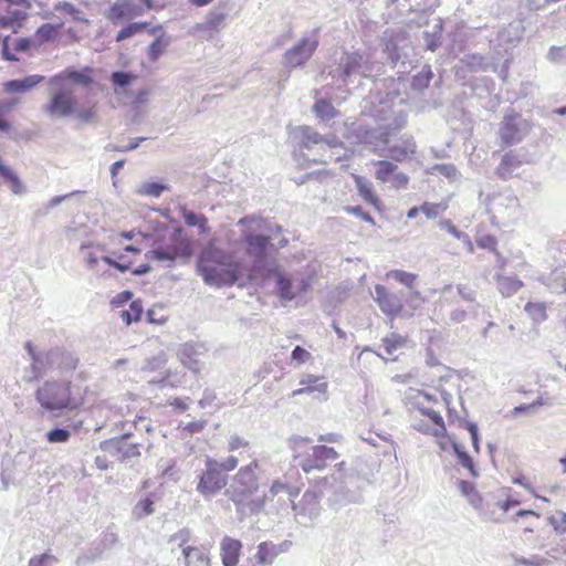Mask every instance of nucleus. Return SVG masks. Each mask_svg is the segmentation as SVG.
<instances>
[{
  "instance_id": "nucleus-58",
  "label": "nucleus",
  "mask_w": 566,
  "mask_h": 566,
  "mask_svg": "<svg viewBox=\"0 0 566 566\" xmlns=\"http://www.w3.org/2000/svg\"><path fill=\"white\" fill-rule=\"evenodd\" d=\"M145 140H147V137L140 136V137L132 138L127 146H117L114 144H107L105 146V150L106 151L128 153V151H133V150L137 149L139 147V145Z\"/></svg>"
},
{
  "instance_id": "nucleus-8",
  "label": "nucleus",
  "mask_w": 566,
  "mask_h": 566,
  "mask_svg": "<svg viewBox=\"0 0 566 566\" xmlns=\"http://www.w3.org/2000/svg\"><path fill=\"white\" fill-rule=\"evenodd\" d=\"M318 31L319 29H315L308 34H305L297 43L285 51L282 60L285 67H303L310 61L319 44Z\"/></svg>"
},
{
  "instance_id": "nucleus-12",
  "label": "nucleus",
  "mask_w": 566,
  "mask_h": 566,
  "mask_svg": "<svg viewBox=\"0 0 566 566\" xmlns=\"http://www.w3.org/2000/svg\"><path fill=\"white\" fill-rule=\"evenodd\" d=\"M311 453L305 455H295V465L300 467L305 473L310 474L315 471H323L328 463L337 460V451L324 444L311 448Z\"/></svg>"
},
{
  "instance_id": "nucleus-31",
  "label": "nucleus",
  "mask_w": 566,
  "mask_h": 566,
  "mask_svg": "<svg viewBox=\"0 0 566 566\" xmlns=\"http://www.w3.org/2000/svg\"><path fill=\"white\" fill-rule=\"evenodd\" d=\"M276 557L277 554L274 549V543L271 541L261 542L256 546V552L253 556L258 566H271Z\"/></svg>"
},
{
  "instance_id": "nucleus-37",
  "label": "nucleus",
  "mask_w": 566,
  "mask_h": 566,
  "mask_svg": "<svg viewBox=\"0 0 566 566\" xmlns=\"http://www.w3.org/2000/svg\"><path fill=\"white\" fill-rule=\"evenodd\" d=\"M499 292L503 297H510L517 293L522 286L523 282L515 276H505L497 274L495 276Z\"/></svg>"
},
{
  "instance_id": "nucleus-44",
  "label": "nucleus",
  "mask_w": 566,
  "mask_h": 566,
  "mask_svg": "<svg viewBox=\"0 0 566 566\" xmlns=\"http://www.w3.org/2000/svg\"><path fill=\"white\" fill-rule=\"evenodd\" d=\"M148 27H149V22H146V21L129 22L117 32L115 40H116V42H122L126 39H130V38L135 36L136 34L142 33Z\"/></svg>"
},
{
  "instance_id": "nucleus-36",
  "label": "nucleus",
  "mask_w": 566,
  "mask_h": 566,
  "mask_svg": "<svg viewBox=\"0 0 566 566\" xmlns=\"http://www.w3.org/2000/svg\"><path fill=\"white\" fill-rule=\"evenodd\" d=\"M434 74L430 65H423L422 69L410 81V88L416 93H422L429 87Z\"/></svg>"
},
{
  "instance_id": "nucleus-6",
  "label": "nucleus",
  "mask_w": 566,
  "mask_h": 566,
  "mask_svg": "<svg viewBox=\"0 0 566 566\" xmlns=\"http://www.w3.org/2000/svg\"><path fill=\"white\" fill-rule=\"evenodd\" d=\"M35 399L44 410L53 416H59L63 410H75L80 406V401L72 396L71 380L64 379L44 381L36 389Z\"/></svg>"
},
{
  "instance_id": "nucleus-59",
  "label": "nucleus",
  "mask_w": 566,
  "mask_h": 566,
  "mask_svg": "<svg viewBox=\"0 0 566 566\" xmlns=\"http://www.w3.org/2000/svg\"><path fill=\"white\" fill-rule=\"evenodd\" d=\"M549 525L553 526L554 531L557 534H565L566 533V513L565 512H557L555 515H551L547 518Z\"/></svg>"
},
{
  "instance_id": "nucleus-51",
  "label": "nucleus",
  "mask_w": 566,
  "mask_h": 566,
  "mask_svg": "<svg viewBox=\"0 0 566 566\" xmlns=\"http://www.w3.org/2000/svg\"><path fill=\"white\" fill-rule=\"evenodd\" d=\"M524 311L535 323H542L547 318L546 306L544 303L527 302Z\"/></svg>"
},
{
  "instance_id": "nucleus-61",
  "label": "nucleus",
  "mask_w": 566,
  "mask_h": 566,
  "mask_svg": "<svg viewBox=\"0 0 566 566\" xmlns=\"http://www.w3.org/2000/svg\"><path fill=\"white\" fill-rule=\"evenodd\" d=\"M401 297L405 298L406 305L413 311L418 310L424 301L423 297L421 296V293L412 289L408 292V294L402 295Z\"/></svg>"
},
{
  "instance_id": "nucleus-30",
  "label": "nucleus",
  "mask_w": 566,
  "mask_h": 566,
  "mask_svg": "<svg viewBox=\"0 0 566 566\" xmlns=\"http://www.w3.org/2000/svg\"><path fill=\"white\" fill-rule=\"evenodd\" d=\"M451 448L458 462L464 469H467L472 478H478L479 472L476 470L475 463L469 452L465 450L464 446L454 439H451Z\"/></svg>"
},
{
  "instance_id": "nucleus-1",
  "label": "nucleus",
  "mask_w": 566,
  "mask_h": 566,
  "mask_svg": "<svg viewBox=\"0 0 566 566\" xmlns=\"http://www.w3.org/2000/svg\"><path fill=\"white\" fill-rule=\"evenodd\" d=\"M197 272L209 286L245 287L252 284L248 266L213 243L206 245L197 259Z\"/></svg>"
},
{
  "instance_id": "nucleus-39",
  "label": "nucleus",
  "mask_w": 566,
  "mask_h": 566,
  "mask_svg": "<svg viewBox=\"0 0 566 566\" xmlns=\"http://www.w3.org/2000/svg\"><path fill=\"white\" fill-rule=\"evenodd\" d=\"M462 62L471 72H485L494 69L491 59L479 53L467 54Z\"/></svg>"
},
{
  "instance_id": "nucleus-38",
  "label": "nucleus",
  "mask_w": 566,
  "mask_h": 566,
  "mask_svg": "<svg viewBox=\"0 0 566 566\" xmlns=\"http://www.w3.org/2000/svg\"><path fill=\"white\" fill-rule=\"evenodd\" d=\"M28 14L24 11L12 10L0 14V29H11L14 33L22 28Z\"/></svg>"
},
{
  "instance_id": "nucleus-55",
  "label": "nucleus",
  "mask_w": 566,
  "mask_h": 566,
  "mask_svg": "<svg viewBox=\"0 0 566 566\" xmlns=\"http://www.w3.org/2000/svg\"><path fill=\"white\" fill-rule=\"evenodd\" d=\"M168 189V186L160 181H151L146 182L139 189V193L148 197L158 198L163 195L165 190Z\"/></svg>"
},
{
  "instance_id": "nucleus-29",
  "label": "nucleus",
  "mask_w": 566,
  "mask_h": 566,
  "mask_svg": "<svg viewBox=\"0 0 566 566\" xmlns=\"http://www.w3.org/2000/svg\"><path fill=\"white\" fill-rule=\"evenodd\" d=\"M300 385H302V388L295 389L292 391V397L301 396L304 394H312V392H319V394H326L327 392V382L321 381V378L312 375V374H305L300 379Z\"/></svg>"
},
{
  "instance_id": "nucleus-15",
  "label": "nucleus",
  "mask_w": 566,
  "mask_h": 566,
  "mask_svg": "<svg viewBox=\"0 0 566 566\" xmlns=\"http://www.w3.org/2000/svg\"><path fill=\"white\" fill-rule=\"evenodd\" d=\"M188 537L189 532L181 530L170 538V543L177 542L178 546L181 547L182 558H178V562L184 566H210V559L205 549L186 545Z\"/></svg>"
},
{
  "instance_id": "nucleus-9",
  "label": "nucleus",
  "mask_w": 566,
  "mask_h": 566,
  "mask_svg": "<svg viewBox=\"0 0 566 566\" xmlns=\"http://www.w3.org/2000/svg\"><path fill=\"white\" fill-rule=\"evenodd\" d=\"M206 469L199 474L198 484L196 486L205 497H211L220 492L228 484V475L220 472L218 461L207 457Z\"/></svg>"
},
{
  "instance_id": "nucleus-47",
  "label": "nucleus",
  "mask_w": 566,
  "mask_h": 566,
  "mask_svg": "<svg viewBox=\"0 0 566 566\" xmlns=\"http://www.w3.org/2000/svg\"><path fill=\"white\" fill-rule=\"evenodd\" d=\"M302 135V147L305 149H311L314 145H318L323 143V135L317 133L314 128L310 126L301 127Z\"/></svg>"
},
{
  "instance_id": "nucleus-3",
  "label": "nucleus",
  "mask_w": 566,
  "mask_h": 566,
  "mask_svg": "<svg viewBox=\"0 0 566 566\" xmlns=\"http://www.w3.org/2000/svg\"><path fill=\"white\" fill-rule=\"evenodd\" d=\"M344 465L345 462L338 464L337 475L334 473L317 480L318 491L326 496V502L333 510L360 502L361 490L369 484V479L360 473L358 467L344 472Z\"/></svg>"
},
{
  "instance_id": "nucleus-26",
  "label": "nucleus",
  "mask_w": 566,
  "mask_h": 566,
  "mask_svg": "<svg viewBox=\"0 0 566 566\" xmlns=\"http://www.w3.org/2000/svg\"><path fill=\"white\" fill-rule=\"evenodd\" d=\"M242 543L237 538L224 536L220 543L223 566H237L241 555Z\"/></svg>"
},
{
  "instance_id": "nucleus-60",
  "label": "nucleus",
  "mask_w": 566,
  "mask_h": 566,
  "mask_svg": "<svg viewBox=\"0 0 566 566\" xmlns=\"http://www.w3.org/2000/svg\"><path fill=\"white\" fill-rule=\"evenodd\" d=\"M462 427H464L471 437L472 447L475 452H480V434H479V428L478 424L473 421H467L463 420V423H461Z\"/></svg>"
},
{
  "instance_id": "nucleus-13",
  "label": "nucleus",
  "mask_w": 566,
  "mask_h": 566,
  "mask_svg": "<svg viewBox=\"0 0 566 566\" xmlns=\"http://www.w3.org/2000/svg\"><path fill=\"white\" fill-rule=\"evenodd\" d=\"M349 137L353 143L364 145L370 150L378 153L380 149L384 150L385 146L388 145L389 132L381 126L370 127L359 124L350 129Z\"/></svg>"
},
{
  "instance_id": "nucleus-54",
  "label": "nucleus",
  "mask_w": 566,
  "mask_h": 566,
  "mask_svg": "<svg viewBox=\"0 0 566 566\" xmlns=\"http://www.w3.org/2000/svg\"><path fill=\"white\" fill-rule=\"evenodd\" d=\"M545 57L552 64L566 65V44L552 45L548 49Z\"/></svg>"
},
{
  "instance_id": "nucleus-11",
  "label": "nucleus",
  "mask_w": 566,
  "mask_h": 566,
  "mask_svg": "<svg viewBox=\"0 0 566 566\" xmlns=\"http://www.w3.org/2000/svg\"><path fill=\"white\" fill-rule=\"evenodd\" d=\"M132 433H123L120 436L103 440L99 443V449L115 457L123 463H128L135 458L140 457V444L137 442L129 441Z\"/></svg>"
},
{
  "instance_id": "nucleus-17",
  "label": "nucleus",
  "mask_w": 566,
  "mask_h": 566,
  "mask_svg": "<svg viewBox=\"0 0 566 566\" xmlns=\"http://www.w3.org/2000/svg\"><path fill=\"white\" fill-rule=\"evenodd\" d=\"M143 13V7L134 0H116L105 12V18L112 22V24L117 25L123 21L132 20Z\"/></svg>"
},
{
  "instance_id": "nucleus-43",
  "label": "nucleus",
  "mask_w": 566,
  "mask_h": 566,
  "mask_svg": "<svg viewBox=\"0 0 566 566\" xmlns=\"http://www.w3.org/2000/svg\"><path fill=\"white\" fill-rule=\"evenodd\" d=\"M312 111L314 112L317 118L324 122H328L338 115V111L328 99L325 98L317 99L314 103Z\"/></svg>"
},
{
  "instance_id": "nucleus-57",
  "label": "nucleus",
  "mask_w": 566,
  "mask_h": 566,
  "mask_svg": "<svg viewBox=\"0 0 566 566\" xmlns=\"http://www.w3.org/2000/svg\"><path fill=\"white\" fill-rule=\"evenodd\" d=\"M522 32L521 23H511L507 28L499 32V38L502 41L514 42L521 39Z\"/></svg>"
},
{
  "instance_id": "nucleus-21",
  "label": "nucleus",
  "mask_w": 566,
  "mask_h": 566,
  "mask_svg": "<svg viewBox=\"0 0 566 566\" xmlns=\"http://www.w3.org/2000/svg\"><path fill=\"white\" fill-rule=\"evenodd\" d=\"M191 254V247L184 242L177 245H158L145 254V258L153 261L167 262L172 266L178 256L188 258Z\"/></svg>"
},
{
  "instance_id": "nucleus-19",
  "label": "nucleus",
  "mask_w": 566,
  "mask_h": 566,
  "mask_svg": "<svg viewBox=\"0 0 566 566\" xmlns=\"http://www.w3.org/2000/svg\"><path fill=\"white\" fill-rule=\"evenodd\" d=\"M93 67L84 66L76 69L75 66H69L62 72L52 76L49 81L51 86H60L64 81L72 82L82 86H90L94 83Z\"/></svg>"
},
{
  "instance_id": "nucleus-20",
  "label": "nucleus",
  "mask_w": 566,
  "mask_h": 566,
  "mask_svg": "<svg viewBox=\"0 0 566 566\" xmlns=\"http://www.w3.org/2000/svg\"><path fill=\"white\" fill-rule=\"evenodd\" d=\"M374 300L380 311L390 318L400 315L403 310L402 297L398 294L390 293L387 287L381 284L375 286Z\"/></svg>"
},
{
  "instance_id": "nucleus-10",
  "label": "nucleus",
  "mask_w": 566,
  "mask_h": 566,
  "mask_svg": "<svg viewBox=\"0 0 566 566\" xmlns=\"http://www.w3.org/2000/svg\"><path fill=\"white\" fill-rule=\"evenodd\" d=\"M322 499L326 500V496L321 494L316 482L314 488L306 490L301 500L293 505L295 517L301 525L310 526L318 518L322 512Z\"/></svg>"
},
{
  "instance_id": "nucleus-28",
  "label": "nucleus",
  "mask_w": 566,
  "mask_h": 566,
  "mask_svg": "<svg viewBox=\"0 0 566 566\" xmlns=\"http://www.w3.org/2000/svg\"><path fill=\"white\" fill-rule=\"evenodd\" d=\"M181 364L193 374H199L203 367V363L198 359V353L196 346L190 343H186L181 346L178 352Z\"/></svg>"
},
{
  "instance_id": "nucleus-5",
  "label": "nucleus",
  "mask_w": 566,
  "mask_h": 566,
  "mask_svg": "<svg viewBox=\"0 0 566 566\" xmlns=\"http://www.w3.org/2000/svg\"><path fill=\"white\" fill-rule=\"evenodd\" d=\"M242 242L245 254L252 260L251 266H248V274H251L252 283L265 274H272L279 262L270 256L273 248L271 237L247 231L242 234Z\"/></svg>"
},
{
  "instance_id": "nucleus-2",
  "label": "nucleus",
  "mask_w": 566,
  "mask_h": 566,
  "mask_svg": "<svg viewBox=\"0 0 566 566\" xmlns=\"http://www.w3.org/2000/svg\"><path fill=\"white\" fill-rule=\"evenodd\" d=\"M382 64L373 60L366 50H343L322 71V76L331 78L337 88L353 84L357 77L375 81L381 73Z\"/></svg>"
},
{
  "instance_id": "nucleus-16",
  "label": "nucleus",
  "mask_w": 566,
  "mask_h": 566,
  "mask_svg": "<svg viewBox=\"0 0 566 566\" xmlns=\"http://www.w3.org/2000/svg\"><path fill=\"white\" fill-rule=\"evenodd\" d=\"M77 101L72 93L60 88L51 95L44 111L51 117H69L75 113Z\"/></svg>"
},
{
  "instance_id": "nucleus-50",
  "label": "nucleus",
  "mask_w": 566,
  "mask_h": 566,
  "mask_svg": "<svg viewBox=\"0 0 566 566\" xmlns=\"http://www.w3.org/2000/svg\"><path fill=\"white\" fill-rule=\"evenodd\" d=\"M387 276L405 285L409 290L413 287V284L417 280V274L403 270H391L387 273Z\"/></svg>"
},
{
  "instance_id": "nucleus-34",
  "label": "nucleus",
  "mask_w": 566,
  "mask_h": 566,
  "mask_svg": "<svg viewBox=\"0 0 566 566\" xmlns=\"http://www.w3.org/2000/svg\"><path fill=\"white\" fill-rule=\"evenodd\" d=\"M355 184L358 191V195L369 205L378 208L379 207V198L374 192L373 184L361 176H355Z\"/></svg>"
},
{
  "instance_id": "nucleus-45",
  "label": "nucleus",
  "mask_w": 566,
  "mask_h": 566,
  "mask_svg": "<svg viewBox=\"0 0 566 566\" xmlns=\"http://www.w3.org/2000/svg\"><path fill=\"white\" fill-rule=\"evenodd\" d=\"M143 313L144 307L142 301L133 300L129 303V307L120 312V317L126 323V325H130L132 323L138 322L142 318Z\"/></svg>"
},
{
  "instance_id": "nucleus-33",
  "label": "nucleus",
  "mask_w": 566,
  "mask_h": 566,
  "mask_svg": "<svg viewBox=\"0 0 566 566\" xmlns=\"http://www.w3.org/2000/svg\"><path fill=\"white\" fill-rule=\"evenodd\" d=\"M384 53L387 55L392 67H395L401 59L400 42L405 41L401 35H390L384 38Z\"/></svg>"
},
{
  "instance_id": "nucleus-42",
  "label": "nucleus",
  "mask_w": 566,
  "mask_h": 566,
  "mask_svg": "<svg viewBox=\"0 0 566 566\" xmlns=\"http://www.w3.org/2000/svg\"><path fill=\"white\" fill-rule=\"evenodd\" d=\"M443 23L439 20L431 30L423 31V42L427 50L434 52L441 44Z\"/></svg>"
},
{
  "instance_id": "nucleus-27",
  "label": "nucleus",
  "mask_w": 566,
  "mask_h": 566,
  "mask_svg": "<svg viewBox=\"0 0 566 566\" xmlns=\"http://www.w3.org/2000/svg\"><path fill=\"white\" fill-rule=\"evenodd\" d=\"M45 80V76L32 74L22 78H14L3 83V91L8 94L27 93Z\"/></svg>"
},
{
  "instance_id": "nucleus-49",
  "label": "nucleus",
  "mask_w": 566,
  "mask_h": 566,
  "mask_svg": "<svg viewBox=\"0 0 566 566\" xmlns=\"http://www.w3.org/2000/svg\"><path fill=\"white\" fill-rule=\"evenodd\" d=\"M61 27L62 23H43L38 28L35 35L39 38L41 42L53 41L57 36Z\"/></svg>"
},
{
  "instance_id": "nucleus-7",
  "label": "nucleus",
  "mask_w": 566,
  "mask_h": 566,
  "mask_svg": "<svg viewBox=\"0 0 566 566\" xmlns=\"http://www.w3.org/2000/svg\"><path fill=\"white\" fill-rule=\"evenodd\" d=\"M271 279L275 281V293L282 302L301 298L312 289L313 283L311 275L298 277L295 273L283 270L280 264L275 266L272 274H265L259 281L265 282Z\"/></svg>"
},
{
  "instance_id": "nucleus-18",
  "label": "nucleus",
  "mask_w": 566,
  "mask_h": 566,
  "mask_svg": "<svg viewBox=\"0 0 566 566\" xmlns=\"http://www.w3.org/2000/svg\"><path fill=\"white\" fill-rule=\"evenodd\" d=\"M526 120L520 118L518 115H505L500 127L501 140L505 146H512L522 140L526 134Z\"/></svg>"
},
{
  "instance_id": "nucleus-63",
  "label": "nucleus",
  "mask_w": 566,
  "mask_h": 566,
  "mask_svg": "<svg viewBox=\"0 0 566 566\" xmlns=\"http://www.w3.org/2000/svg\"><path fill=\"white\" fill-rule=\"evenodd\" d=\"M514 165V156L511 154H505L500 163V166L496 169V174L500 178L506 179L511 172L509 171V167Z\"/></svg>"
},
{
  "instance_id": "nucleus-32",
  "label": "nucleus",
  "mask_w": 566,
  "mask_h": 566,
  "mask_svg": "<svg viewBox=\"0 0 566 566\" xmlns=\"http://www.w3.org/2000/svg\"><path fill=\"white\" fill-rule=\"evenodd\" d=\"M156 494L148 493L144 499L139 500L132 510V518L140 521L155 513Z\"/></svg>"
},
{
  "instance_id": "nucleus-14",
  "label": "nucleus",
  "mask_w": 566,
  "mask_h": 566,
  "mask_svg": "<svg viewBox=\"0 0 566 566\" xmlns=\"http://www.w3.org/2000/svg\"><path fill=\"white\" fill-rule=\"evenodd\" d=\"M226 494L233 502L238 518L240 521L250 515L260 513L264 506L263 499H252L251 496L254 494L253 492H248L247 490H243V488H240L233 483L229 489H227Z\"/></svg>"
},
{
  "instance_id": "nucleus-25",
  "label": "nucleus",
  "mask_w": 566,
  "mask_h": 566,
  "mask_svg": "<svg viewBox=\"0 0 566 566\" xmlns=\"http://www.w3.org/2000/svg\"><path fill=\"white\" fill-rule=\"evenodd\" d=\"M256 470H259V462L256 460L241 467L233 479V484L243 488L248 492L255 493L259 489Z\"/></svg>"
},
{
  "instance_id": "nucleus-56",
  "label": "nucleus",
  "mask_w": 566,
  "mask_h": 566,
  "mask_svg": "<svg viewBox=\"0 0 566 566\" xmlns=\"http://www.w3.org/2000/svg\"><path fill=\"white\" fill-rule=\"evenodd\" d=\"M290 449L293 451V458L295 455H304L303 450L312 442V439L302 436H291L287 440Z\"/></svg>"
},
{
  "instance_id": "nucleus-23",
  "label": "nucleus",
  "mask_w": 566,
  "mask_h": 566,
  "mask_svg": "<svg viewBox=\"0 0 566 566\" xmlns=\"http://www.w3.org/2000/svg\"><path fill=\"white\" fill-rule=\"evenodd\" d=\"M416 142L411 135H403L396 143L385 146L386 154H379L380 156H385L390 158L394 161H403L416 153Z\"/></svg>"
},
{
  "instance_id": "nucleus-64",
  "label": "nucleus",
  "mask_w": 566,
  "mask_h": 566,
  "mask_svg": "<svg viewBox=\"0 0 566 566\" xmlns=\"http://www.w3.org/2000/svg\"><path fill=\"white\" fill-rule=\"evenodd\" d=\"M56 558L53 555L44 553L40 556H34L29 560V566H53Z\"/></svg>"
},
{
  "instance_id": "nucleus-41",
  "label": "nucleus",
  "mask_w": 566,
  "mask_h": 566,
  "mask_svg": "<svg viewBox=\"0 0 566 566\" xmlns=\"http://www.w3.org/2000/svg\"><path fill=\"white\" fill-rule=\"evenodd\" d=\"M422 416L427 417L430 419V421L437 427L431 433L434 436V437H444L447 436V429H446V424H444V420L442 418V416L431 409V408H427V407H423V406H420L419 403H417L415 406Z\"/></svg>"
},
{
  "instance_id": "nucleus-48",
  "label": "nucleus",
  "mask_w": 566,
  "mask_h": 566,
  "mask_svg": "<svg viewBox=\"0 0 566 566\" xmlns=\"http://www.w3.org/2000/svg\"><path fill=\"white\" fill-rule=\"evenodd\" d=\"M377 170L375 177L381 182H388L390 177L396 172L398 166L389 160H379L376 163Z\"/></svg>"
},
{
  "instance_id": "nucleus-62",
  "label": "nucleus",
  "mask_w": 566,
  "mask_h": 566,
  "mask_svg": "<svg viewBox=\"0 0 566 566\" xmlns=\"http://www.w3.org/2000/svg\"><path fill=\"white\" fill-rule=\"evenodd\" d=\"M312 358V354L302 346H295L291 353V361L302 365Z\"/></svg>"
},
{
  "instance_id": "nucleus-53",
  "label": "nucleus",
  "mask_w": 566,
  "mask_h": 566,
  "mask_svg": "<svg viewBox=\"0 0 566 566\" xmlns=\"http://www.w3.org/2000/svg\"><path fill=\"white\" fill-rule=\"evenodd\" d=\"M54 10L57 12H64V13L71 15L74 21H78V22L87 21L83 17V12L71 2L60 1L54 6Z\"/></svg>"
},
{
  "instance_id": "nucleus-40",
  "label": "nucleus",
  "mask_w": 566,
  "mask_h": 566,
  "mask_svg": "<svg viewBox=\"0 0 566 566\" xmlns=\"http://www.w3.org/2000/svg\"><path fill=\"white\" fill-rule=\"evenodd\" d=\"M181 216L188 227L199 228V232L201 234H207L210 232V228L208 227V218L205 214L197 213L195 211L188 210L187 208H182Z\"/></svg>"
},
{
  "instance_id": "nucleus-22",
  "label": "nucleus",
  "mask_w": 566,
  "mask_h": 566,
  "mask_svg": "<svg viewBox=\"0 0 566 566\" xmlns=\"http://www.w3.org/2000/svg\"><path fill=\"white\" fill-rule=\"evenodd\" d=\"M227 12L220 8L210 10L206 20L193 27V32L209 40L226 25Z\"/></svg>"
},
{
  "instance_id": "nucleus-4",
  "label": "nucleus",
  "mask_w": 566,
  "mask_h": 566,
  "mask_svg": "<svg viewBox=\"0 0 566 566\" xmlns=\"http://www.w3.org/2000/svg\"><path fill=\"white\" fill-rule=\"evenodd\" d=\"M78 363V357L63 347L42 350V355L35 358V366L24 369L23 380L31 384L52 373L66 375L74 371Z\"/></svg>"
},
{
  "instance_id": "nucleus-24",
  "label": "nucleus",
  "mask_w": 566,
  "mask_h": 566,
  "mask_svg": "<svg viewBox=\"0 0 566 566\" xmlns=\"http://www.w3.org/2000/svg\"><path fill=\"white\" fill-rule=\"evenodd\" d=\"M490 497L493 499V495L489 494L486 497H483L478 491H475L467 497V501L478 512L482 521L499 523L502 518L496 514L495 510L492 509Z\"/></svg>"
},
{
  "instance_id": "nucleus-35",
  "label": "nucleus",
  "mask_w": 566,
  "mask_h": 566,
  "mask_svg": "<svg viewBox=\"0 0 566 566\" xmlns=\"http://www.w3.org/2000/svg\"><path fill=\"white\" fill-rule=\"evenodd\" d=\"M171 43V36L161 32L147 48V56L151 62H156L164 54Z\"/></svg>"
},
{
  "instance_id": "nucleus-52",
  "label": "nucleus",
  "mask_w": 566,
  "mask_h": 566,
  "mask_svg": "<svg viewBox=\"0 0 566 566\" xmlns=\"http://www.w3.org/2000/svg\"><path fill=\"white\" fill-rule=\"evenodd\" d=\"M50 443H65L71 438V430L67 427H54L45 434Z\"/></svg>"
},
{
  "instance_id": "nucleus-46",
  "label": "nucleus",
  "mask_w": 566,
  "mask_h": 566,
  "mask_svg": "<svg viewBox=\"0 0 566 566\" xmlns=\"http://www.w3.org/2000/svg\"><path fill=\"white\" fill-rule=\"evenodd\" d=\"M136 80V75L128 71H113L109 76V81L114 87L126 88L133 84Z\"/></svg>"
}]
</instances>
